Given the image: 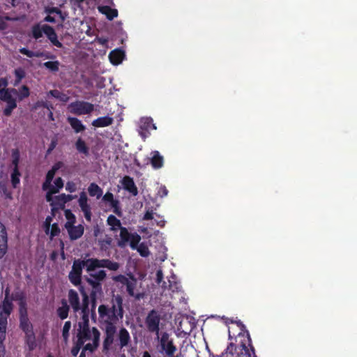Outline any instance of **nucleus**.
I'll use <instances>...</instances> for the list:
<instances>
[{"instance_id": "35", "label": "nucleus", "mask_w": 357, "mask_h": 357, "mask_svg": "<svg viewBox=\"0 0 357 357\" xmlns=\"http://www.w3.org/2000/svg\"><path fill=\"white\" fill-rule=\"evenodd\" d=\"M48 95H51L63 102H67L69 99L67 95L61 93L58 90H52L48 93Z\"/></svg>"}, {"instance_id": "8", "label": "nucleus", "mask_w": 357, "mask_h": 357, "mask_svg": "<svg viewBox=\"0 0 357 357\" xmlns=\"http://www.w3.org/2000/svg\"><path fill=\"white\" fill-rule=\"evenodd\" d=\"M100 322L102 325L117 323L118 319L106 305H101L98 307Z\"/></svg>"}, {"instance_id": "7", "label": "nucleus", "mask_w": 357, "mask_h": 357, "mask_svg": "<svg viewBox=\"0 0 357 357\" xmlns=\"http://www.w3.org/2000/svg\"><path fill=\"white\" fill-rule=\"evenodd\" d=\"M158 340L161 348L160 351L165 352L167 357H174L176 348L174 345L172 340L169 338V335L167 333H163Z\"/></svg>"}, {"instance_id": "14", "label": "nucleus", "mask_w": 357, "mask_h": 357, "mask_svg": "<svg viewBox=\"0 0 357 357\" xmlns=\"http://www.w3.org/2000/svg\"><path fill=\"white\" fill-rule=\"evenodd\" d=\"M19 153L17 151H14L13 153V165L14 166L13 172L11 174V182L13 186L16 188L17 184L20 183V174L17 169V164L19 162Z\"/></svg>"}, {"instance_id": "12", "label": "nucleus", "mask_w": 357, "mask_h": 357, "mask_svg": "<svg viewBox=\"0 0 357 357\" xmlns=\"http://www.w3.org/2000/svg\"><path fill=\"white\" fill-rule=\"evenodd\" d=\"M89 199L85 192H82L79 194L78 199L79 206L84 213V218L89 222L91 220V206L88 203Z\"/></svg>"}, {"instance_id": "37", "label": "nucleus", "mask_w": 357, "mask_h": 357, "mask_svg": "<svg viewBox=\"0 0 357 357\" xmlns=\"http://www.w3.org/2000/svg\"><path fill=\"white\" fill-rule=\"evenodd\" d=\"M70 328H71L70 321H66L64 324V326L63 327V329H62V337L65 342L68 341V339L69 337V331H70Z\"/></svg>"}, {"instance_id": "55", "label": "nucleus", "mask_w": 357, "mask_h": 357, "mask_svg": "<svg viewBox=\"0 0 357 357\" xmlns=\"http://www.w3.org/2000/svg\"><path fill=\"white\" fill-rule=\"evenodd\" d=\"M119 201L114 199L112 202H110V204L112 208L114 209V212L117 214H119L118 210H119Z\"/></svg>"}, {"instance_id": "47", "label": "nucleus", "mask_w": 357, "mask_h": 357, "mask_svg": "<svg viewBox=\"0 0 357 357\" xmlns=\"http://www.w3.org/2000/svg\"><path fill=\"white\" fill-rule=\"evenodd\" d=\"M113 280L116 282H119L123 284L127 285L130 282V279L127 278L126 277L119 275L113 278Z\"/></svg>"}, {"instance_id": "15", "label": "nucleus", "mask_w": 357, "mask_h": 357, "mask_svg": "<svg viewBox=\"0 0 357 357\" xmlns=\"http://www.w3.org/2000/svg\"><path fill=\"white\" fill-rule=\"evenodd\" d=\"M68 300L71 307L75 312H80V314L82 315V311L84 310L85 313L86 314L85 307H81L78 294L75 290L70 289L69 291Z\"/></svg>"}, {"instance_id": "27", "label": "nucleus", "mask_w": 357, "mask_h": 357, "mask_svg": "<svg viewBox=\"0 0 357 357\" xmlns=\"http://www.w3.org/2000/svg\"><path fill=\"white\" fill-rule=\"evenodd\" d=\"M119 339L121 347H126L128 344L130 337L128 331L126 328H123L119 331Z\"/></svg>"}, {"instance_id": "60", "label": "nucleus", "mask_w": 357, "mask_h": 357, "mask_svg": "<svg viewBox=\"0 0 357 357\" xmlns=\"http://www.w3.org/2000/svg\"><path fill=\"white\" fill-rule=\"evenodd\" d=\"M45 20L46 22H55V19L52 17L51 15H47L45 18Z\"/></svg>"}, {"instance_id": "41", "label": "nucleus", "mask_w": 357, "mask_h": 357, "mask_svg": "<svg viewBox=\"0 0 357 357\" xmlns=\"http://www.w3.org/2000/svg\"><path fill=\"white\" fill-rule=\"evenodd\" d=\"M59 62L58 61H47L44 63V66L52 70V71H57L59 70Z\"/></svg>"}, {"instance_id": "34", "label": "nucleus", "mask_w": 357, "mask_h": 357, "mask_svg": "<svg viewBox=\"0 0 357 357\" xmlns=\"http://www.w3.org/2000/svg\"><path fill=\"white\" fill-rule=\"evenodd\" d=\"M120 237L121 241H119V245L120 246H123L125 245L126 242L128 241L130 238V234L128 230L125 227H121L120 229Z\"/></svg>"}, {"instance_id": "54", "label": "nucleus", "mask_w": 357, "mask_h": 357, "mask_svg": "<svg viewBox=\"0 0 357 357\" xmlns=\"http://www.w3.org/2000/svg\"><path fill=\"white\" fill-rule=\"evenodd\" d=\"M114 196L112 195V193L111 192H107L104 196H103V200L105 201V202H111L114 200Z\"/></svg>"}, {"instance_id": "6", "label": "nucleus", "mask_w": 357, "mask_h": 357, "mask_svg": "<svg viewBox=\"0 0 357 357\" xmlns=\"http://www.w3.org/2000/svg\"><path fill=\"white\" fill-rule=\"evenodd\" d=\"M68 109L70 112L74 114L82 115L92 112L94 109V106L93 104L87 102L77 101L70 104Z\"/></svg>"}, {"instance_id": "25", "label": "nucleus", "mask_w": 357, "mask_h": 357, "mask_svg": "<svg viewBox=\"0 0 357 357\" xmlns=\"http://www.w3.org/2000/svg\"><path fill=\"white\" fill-rule=\"evenodd\" d=\"M67 120L75 132H79L85 130V126L78 119L74 117H68Z\"/></svg>"}, {"instance_id": "63", "label": "nucleus", "mask_w": 357, "mask_h": 357, "mask_svg": "<svg viewBox=\"0 0 357 357\" xmlns=\"http://www.w3.org/2000/svg\"><path fill=\"white\" fill-rule=\"evenodd\" d=\"M43 106L50 110V108L52 109V106L50 107L47 103H43Z\"/></svg>"}, {"instance_id": "46", "label": "nucleus", "mask_w": 357, "mask_h": 357, "mask_svg": "<svg viewBox=\"0 0 357 357\" xmlns=\"http://www.w3.org/2000/svg\"><path fill=\"white\" fill-rule=\"evenodd\" d=\"M20 51L22 54H24V55L27 56L28 57H33V56L38 57L40 56V54L33 52L30 51L26 48H22V49H20Z\"/></svg>"}, {"instance_id": "44", "label": "nucleus", "mask_w": 357, "mask_h": 357, "mask_svg": "<svg viewBox=\"0 0 357 357\" xmlns=\"http://www.w3.org/2000/svg\"><path fill=\"white\" fill-rule=\"evenodd\" d=\"M140 236L139 235H136V236H132L131 241H130V247L133 249V250H137V247L139 246V243L140 241Z\"/></svg>"}, {"instance_id": "10", "label": "nucleus", "mask_w": 357, "mask_h": 357, "mask_svg": "<svg viewBox=\"0 0 357 357\" xmlns=\"http://www.w3.org/2000/svg\"><path fill=\"white\" fill-rule=\"evenodd\" d=\"M116 323L102 325L105 333V337L103 342L105 349H108L114 342V335L116 333Z\"/></svg>"}, {"instance_id": "38", "label": "nucleus", "mask_w": 357, "mask_h": 357, "mask_svg": "<svg viewBox=\"0 0 357 357\" xmlns=\"http://www.w3.org/2000/svg\"><path fill=\"white\" fill-rule=\"evenodd\" d=\"M76 149L81 153H87L88 148L86 146L85 142L82 139H78L76 144Z\"/></svg>"}, {"instance_id": "17", "label": "nucleus", "mask_w": 357, "mask_h": 357, "mask_svg": "<svg viewBox=\"0 0 357 357\" xmlns=\"http://www.w3.org/2000/svg\"><path fill=\"white\" fill-rule=\"evenodd\" d=\"M119 319L123 317L122 298L119 296H114L112 299V307L109 308Z\"/></svg>"}, {"instance_id": "32", "label": "nucleus", "mask_w": 357, "mask_h": 357, "mask_svg": "<svg viewBox=\"0 0 357 357\" xmlns=\"http://www.w3.org/2000/svg\"><path fill=\"white\" fill-rule=\"evenodd\" d=\"M68 310H69V307L67 305V303L66 301L63 302L62 305L60 307H59V309L57 310V313H58L59 317L61 319H66L68 317Z\"/></svg>"}, {"instance_id": "30", "label": "nucleus", "mask_w": 357, "mask_h": 357, "mask_svg": "<svg viewBox=\"0 0 357 357\" xmlns=\"http://www.w3.org/2000/svg\"><path fill=\"white\" fill-rule=\"evenodd\" d=\"M63 186V180L61 178H57L54 182V185H51L47 187L49 191L47 193H56Z\"/></svg>"}, {"instance_id": "28", "label": "nucleus", "mask_w": 357, "mask_h": 357, "mask_svg": "<svg viewBox=\"0 0 357 357\" xmlns=\"http://www.w3.org/2000/svg\"><path fill=\"white\" fill-rule=\"evenodd\" d=\"M98 10L101 13L105 14L109 20H112L118 15L117 10L112 9L109 6H100Z\"/></svg>"}, {"instance_id": "42", "label": "nucleus", "mask_w": 357, "mask_h": 357, "mask_svg": "<svg viewBox=\"0 0 357 357\" xmlns=\"http://www.w3.org/2000/svg\"><path fill=\"white\" fill-rule=\"evenodd\" d=\"M33 36L36 39L40 38L43 32V26L40 27L39 26H35L32 30Z\"/></svg>"}, {"instance_id": "3", "label": "nucleus", "mask_w": 357, "mask_h": 357, "mask_svg": "<svg viewBox=\"0 0 357 357\" xmlns=\"http://www.w3.org/2000/svg\"><path fill=\"white\" fill-rule=\"evenodd\" d=\"M17 94V89H7L1 93L0 99L7 103L6 107L3 110L6 116H9L12 111L17 107L16 100L14 96Z\"/></svg>"}, {"instance_id": "53", "label": "nucleus", "mask_w": 357, "mask_h": 357, "mask_svg": "<svg viewBox=\"0 0 357 357\" xmlns=\"http://www.w3.org/2000/svg\"><path fill=\"white\" fill-rule=\"evenodd\" d=\"M154 215L155 213L153 212L152 210H148L144 214L143 219L146 220H153L154 218Z\"/></svg>"}, {"instance_id": "23", "label": "nucleus", "mask_w": 357, "mask_h": 357, "mask_svg": "<svg viewBox=\"0 0 357 357\" xmlns=\"http://www.w3.org/2000/svg\"><path fill=\"white\" fill-rule=\"evenodd\" d=\"M63 166L61 162L56 163L52 168L47 172L46 176V181L43 184V188L47 189V187L50 185V183L54 176L56 172Z\"/></svg>"}, {"instance_id": "50", "label": "nucleus", "mask_w": 357, "mask_h": 357, "mask_svg": "<svg viewBox=\"0 0 357 357\" xmlns=\"http://www.w3.org/2000/svg\"><path fill=\"white\" fill-rule=\"evenodd\" d=\"M66 190L70 192H74L77 190V185L74 182L68 181L66 183Z\"/></svg>"}, {"instance_id": "62", "label": "nucleus", "mask_w": 357, "mask_h": 357, "mask_svg": "<svg viewBox=\"0 0 357 357\" xmlns=\"http://www.w3.org/2000/svg\"><path fill=\"white\" fill-rule=\"evenodd\" d=\"M142 357H151L150 354L148 351H144L143 353Z\"/></svg>"}, {"instance_id": "1", "label": "nucleus", "mask_w": 357, "mask_h": 357, "mask_svg": "<svg viewBox=\"0 0 357 357\" xmlns=\"http://www.w3.org/2000/svg\"><path fill=\"white\" fill-rule=\"evenodd\" d=\"M82 317L78 323L77 337L79 345H84V351L93 352L99 345L100 333L93 326L89 324L88 314L84 310L82 311Z\"/></svg>"}, {"instance_id": "58", "label": "nucleus", "mask_w": 357, "mask_h": 357, "mask_svg": "<svg viewBox=\"0 0 357 357\" xmlns=\"http://www.w3.org/2000/svg\"><path fill=\"white\" fill-rule=\"evenodd\" d=\"M101 242V246L103 247L105 246V245H109L111 244V242H112V238H107L106 240H103Z\"/></svg>"}, {"instance_id": "9", "label": "nucleus", "mask_w": 357, "mask_h": 357, "mask_svg": "<svg viewBox=\"0 0 357 357\" xmlns=\"http://www.w3.org/2000/svg\"><path fill=\"white\" fill-rule=\"evenodd\" d=\"M160 318L158 314L152 310L146 317V324L149 331L155 332L157 338L159 339V324Z\"/></svg>"}, {"instance_id": "48", "label": "nucleus", "mask_w": 357, "mask_h": 357, "mask_svg": "<svg viewBox=\"0 0 357 357\" xmlns=\"http://www.w3.org/2000/svg\"><path fill=\"white\" fill-rule=\"evenodd\" d=\"M144 122V128L146 130H149L151 128H152L153 130L156 129V127L154 124L152 123V119H144L142 120V123Z\"/></svg>"}, {"instance_id": "36", "label": "nucleus", "mask_w": 357, "mask_h": 357, "mask_svg": "<svg viewBox=\"0 0 357 357\" xmlns=\"http://www.w3.org/2000/svg\"><path fill=\"white\" fill-rule=\"evenodd\" d=\"M20 327L26 333L31 332V324L29 321L28 317L20 318Z\"/></svg>"}, {"instance_id": "61", "label": "nucleus", "mask_w": 357, "mask_h": 357, "mask_svg": "<svg viewBox=\"0 0 357 357\" xmlns=\"http://www.w3.org/2000/svg\"><path fill=\"white\" fill-rule=\"evenodd\" d=\"M159 192H160H160L162 193V195H161V196H166V195H167V189H166L165 187L161 188L160 189Z\"/></svg>"}, {"instance_id": "52", "label": "nucleus", "mask_w": 357, "mask_h": 357, "mask_svg": "<svg viewBox=\"0 0 357 357\" xmlns=\"http://www.w3.org/2000/svg\"><path fill=\"white\" fill-rule=\"evenodd\" d=\"M82 347H84V345H79V344H78V340H77L76 346H75V347H74L72 349V350H71V354H72V355H73V356H76L78 354V353H79V350H80V348H81Z\"/></svg>"}, {"instance_id": "19", "label": "nucleus", "mask_w": 357, "mask_h": 357, "mask_svg": "<svg viewBox=\"0 0 357 357\" xmlns=\"http://www.w3.org/2000/svg\"><path fill=\"white\" fill-rule=\"evenodd\" d=\"M43 32L54 45L58 47H62V44L57 40V36L54 30L51 26L43 25Z\"/></svg>"}, {"instance_id": "11", "label": "nucleus", "mask_w": 357, "mask_h": 357, "mask_svg": "<svg viewBox=\"0 0 357 357\" xmlns=\"http://www.w3.org/2000/svg\"><path fill=\"white\" fill-rule=\"evenodd\" d=\"M142 283L132 278H130V282L126 285L127 291L129 295L138 300L144 296V294L140 291Z\"/></svg>"}, {"instance_id": "64", "label": "nucleus", "mask_w": 357, "mask_h": 357, "mask_svg": "<svg viewBox=\"0 0 357 357\" xmlns=\"http://www.w3.org/2000/svg\"><path fill=\"white\" fill-rule=\"evenodd\" d=\"M99 40H100V43L102 44V45H104L105 43H107V40L106 39H100Z\"/></svg>"}, {"instance_id": "21", "label": "nucleus", "mask_w": 357, "mask_h": 357, "mask_svg": "<svg viewBox=\"0 0 357 357\" xmlns=\"http://www.w3.org/2000/svg\"><path fill=\"white\" fill-rule=\"evenodd\" d=\"M123 185L125 190L136 196L138 193L137 188L133 181V179L129 176H125L123 178Z\"/></svg>"}, {"instance_id": "49", "label": "nucleus", "mask_w": 357, "mask_h": 357, "mask_svg": "<svg viewBox=\"0 0 357 357\" xmlns=\"http://www.w3.org/2000/svg\"><path fill=\"white\" fill-rule=\"evenodd\" d=\"M7 250V241L0 240V258H1Z\"/></svg>"}, {"instance_id": "18", "label": "nucleus", "mask_w": 357, "mask_h": 357, "mask_svg": "<svg viewBox=\"0 0 357 357\" xmlns=\"http://www.w3.org/2000/svg\"><path fill=\"white\" fill-rule=\"evenodd\" d=\"M52 221V217L48 216L45 221V228L47 234H50L51 238L59 234L60 229L56 223L51 225Z\"/></svg>"}, {"instance_id": "16", "label": "nucleus", "mask_w": 357, "mask_h": 357, "mask_svg": "<svg viewBox=\"0 0 357 357\" xmlns=\"http://www.w3.org/2000/svg\"><path fill=\"white\" fill-rule=\"evenodd\" d=\"M65 227L72 240H76L80 238L84 233V227L81 225L74 226L73 225H70V223H66Z\"/></svg>"}, {"instance_id": "29", "label": "nucleus", "mask_w": 357, "mask_h": 357, "mask_svg": "<svg viewBox=\"0 0 357 357\" xmlns=\"http://www.w3.org/2000/svg\"><path fill=\"white\" fill-rule=\"evenodd\" d=\"M88 192L90 196L96 197L97 199H99L102 195V189L94 183L89 185Z\"/></svg>"}, {"instance_id": "59", "label": "nucleus", "mask_w": 357, "mask_h": 357, "mask_svg": "<svg viewBox=\"0 0 357 357\" xmlns=\"http://www.w3.org/2000/svg\"><path fill=\"white\" fill-rule=\"evenodd\" d=\"M6 27V23L0 17V30H4Z\"/></svg>"}, {"instance_id": "13", "label": "nucleus", "mask_w": 357, "mask_h": 357, "mask_svg": "<svg viewBox=\"0 0 357 357\" xmlns=\"http://www.w3.org/2000/svg\"><path fill=\"white\" fill-rule=\"evenodd\" d=\"M54 194V193H47L46 195L47 201L50 202L53 213L56 210L63 208L66 204L65 199L61 198L62 194L57 196H53Z\"/></svg>"}, {"instance_id": "57", "label": "nucleus", "mask_w": 357, "mask_h": 357, "mask_svg": "<svg viewBox=\"0 0 357 357\" xmlns=\"http://www.w3.org/2000/svg\"><path fill=\"white\" fill-rule=\"evenodd\" d=\"M75 197V196H73V195H65V194H62V197L63 199H65V202L66 203L68 202H70L71 201L72 199H73Z\"/></svg>"}, {"instance_id": "43", "label": "nucleus", "mask_w": 357, "mask_h": 357, "mask_svg": "<svg viewBox=\"0 0 357 357\" xmlns=\"http://www.w3.org/2000/svg\"><path fill=\"white\" fill-rule=\"evenodd\" d=\"M28 317L26 303L23 301L20 303V318Z\"/></svg>"}, {"instance_id": "45", "label": "nucleus", "mask_w": 357, "mask_h": 357, "mask_svg": "<svg viewBox=\"0 0 357 357\" xmlns=\"http://www.w3.org/2000/svg\"><path fill=\"white\" fill-rule=\"evenodd\" d=\"M65 215L67 219L66 223H70V225H73L75 221V215L69 210L65 211Z\"/></svg>"}, {"instance_id": "4", "label": "nucleus", "mask_w": 357, "mask_h": 357, "mask_svg": "<svg viewBox=\"0 0 357 357\" xmlns=\"http://www.w3.org/2000/svg\"><path fill=\"white\" fill-rule=\"evenodd\" d=\"M87 271H92L93 268H107L111 271H116L119 264L109 259H86Z\"/></svg>"}, {"instance_id": "2", "label": "nucleus", "mask_w": 357, "mask_h": 357, "mask_svg": "<svg viewBox=\"0 0 357 357\" xmlns=\"http://www.w3.org/2000/svg\"><path fill=\"white\" fill-rule=\"evenodd\" d=\"M96 268H93L92 271H86L89 273V277L86 278V281L93 288V294L101 291V282L106 278L105 271H96Z\"/></svg>"}, {"instance_id": "56", "label": "nucleus", "mask_w": 357, "mask_h": 357, "mask_svg": "<svg viewBox=\"0 0 357 357\" xmlns=\"http://www.w3.org/2000/svg\"><path fill=\"white\" fill-rule=\"evenodd\" d=\"M157 282L160 284L163 278V273L161 270H158L156 273Z\"/></svg>"}, {"instance_id": "24", "label": "nucleus", "mask_w": 357, "mask_h": 357, "mask_svg": "<svg viewBox=\"0 0 357 357\" xmlns=\"http://www.w3.org/2000/svg\"><path fill=\"white\" fill-rule=\"evenodd\" d=\"M151 165L153 168L158 169L163 165V157L159 153L158 151H155L151 153Z\"/></svg>"}, {"instance_id": "51", "label": "nucleus", "mask_w": 357, "mask_h": 357, "mask_svg": "<svg viewBox=\"0 0 357 357\" xmlns=\"http://www.w3.org/2000/svg\"><path fill=\"white\" fill-rule=\"evenodd\" d=\"M0 240L7 241V234L5 226L0 223Z\"/></svg>"}, {"instance_id": "33", "label": "nucleus", "mask_w": 357, "mask_h": 357, "mask_svg": "<svg viewBox=\"0 0 357 357\" xmlns=\"http://www.w3.org/2000/svg\"><path fill=\"white\" fill-rule=\"evenodd\" d=\"M29 94L30 93L29 88L26 86L23 85L18 90H17L16 95L17 96L19 100H22L24 98L29 97Z\"/></svg>"}, {"instance_id": "20", "label": "nucleus", "mask_w": 357, "mask_h": 357, "mask_svg": "<svg viewBox=\"0 0 357 357\" xmlns=\"http://www.w3.org/2000/svg\"><path fill=\"white\" fill-rule=\"evenodd\" d=\"M124 57V52L119 49H116L112 51L109 54V61L114 65L120 64L123 60Z\"/></svg>"}, {"instance_id": "31", "label": "nucleus", "mask_w": 357, "mask_h": 357, "mask_svg": "<svg viewBox=\"0 0 357 357\" xmlns=\"http://www.w3.org/2000/svg\"><path fill=\"white\" fill-rule=\"evenodd\" d=\"M247 357H257L255 353V349L252 344V340L248 331H247Z\"/></svg>"}, {"instance_id": "26", "label": "nucleus", "mask_w": 357, "mask_h": 357, "mask_svg": "<svg viewBox=\"0 0 357 357\" xmlns=\"http://www.w3.org/2000/svg\"><path fill=\"white\" fill-rule=\"evenodd\" d=\"M107 222L110 227V230L113 231H117L122 227L120 220L113 215L108 216Z\"/></svg>"}, {"instance_id": "39", "label": "nucleus", "mask_w": 357, "mask_h": 357, "mask_svg": "<svg viewBox=\"0 0 357 357\" xmlns=\"http://www.w3.org/2000/svg\"><path fill=\"white\" fill-rule=\"evenodd\" d=\"M15 75L16 76V79L15 81L14 85L17 86L21 82L22 79L24 77L25 73L22 68H17L15 70Z\"/></svg>"}, {"instance_id": "40", "label": "nucleus", "mask_w": 357, "mask_h": 357, "mask_svg": "<svg viewBox=\"0 0 357 357\" xmlns=\"http://www.w3.org/2000/svg\"><path fill=\"white\" fill-rule=\"evenodd\" d=\"M137 250L142 257H147L150 253L147 245H145L144 243L139 244V246L137 247Z\"/></svg>"}, {"instance_id": "5", "label": "nucleus", "mask_w": 357, "mask_h": 357, "mask_svg": "<svg viewBox=\"0 0 357 357\" xmlns=\"http://www.w3.org/2000/svg\"><path fill=\"white\" fill-rule=\"evenodd\" d=\"M84 268H86V271H87L86 260H76L74 261L72 270L69 273V279L74 285L77 286L80 284Z\"/></svg>"}, {"instance_id": "22", "label": "nucleus", "mask_w": 357, "mask_h": 357, "mask_svg": "<svg viewBox=\"0 0 357 357\" xmlns=\"http://www.w3.org/2000/svg\"><path fill=\"white\" fill-rule=\"evenodd\" d=\"M114 119L112 117L105 116L99 117L92 122V126L97 128L107 127L113 123Z\"/></svg>"}]
</instances>
